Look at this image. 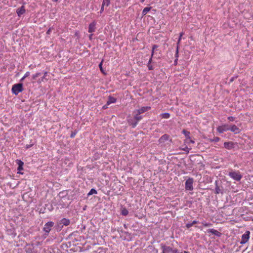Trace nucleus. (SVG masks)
Wrapping results in <instances>:
<instances>
[{"label":"nucleus","instance_id":"nucleus-10","mask_svg":"<svg viewBox=\"0 0 253 253\" xmlns=\"http://www.w3.org/2000/svg\"><path fill=\"white\" fill-rule=\"evenodd\" d=\"M16 164L18 166V167L17 168V170H18V173H21L20 172V171H21L23 169V166L24 165V163L20 160H17L16 161Z\"/></svg>","mask_w":253,"mask_h":253},{"label":"nucleus","instance_id":"nucleus-31","mask_svg":"<svg viewBox=\"0 0 253 253\" xmlns=\"http://www.w3.org/2000/svg\"><path fill=\"white\" fill-rule=\"evenodd\" d=\"M122 213L123 215H126L128 214V212L126 210L124 209L122 211Z\"/></svg>","mask_w":253,"mask_h":253},{"label":"nucleus","instance_id":"nucleus-4","mask_svg":"<svg viewBox=\"0 0 253 253\" xmlns=\"http://www.w3.org/2000/svg\"><path fill=\"white\" fill-rule=\"evenodd\" d=\"M54 223L52 221H48L44 226L43 231L45 234L47 235L50 231L51 228L53 227Z\"/></svg>","mask_w":253,"mask_h":253},{"label":"nucleus","instance_id":"nucleus-45","mask_svg":"<svg viewBox=\"0 0 253 253\" xmlns=\"http://www.w3.org/2000/svg\"><path fill=\"white\" fill-rule=\"evenodd\" d=\"M151 61H152V58H150V59L149 60V63H150L151 62Z\"/></svg>","mask_w":253,"mask_h":253},{"label":"nucleus","instance_id":"nucleus-7","mask_svg":"<svg viewBox=\"0 0 253 253\" xmlns=\"http://www.w3.org/2000/svg\"><path fill=\"white\" fill-rule=\"evenodd\" d=\"M217 130L218 132L222 133L224 132V131L229 130V126L227 124H225V125L219 126L217 128Z\"/></svg>","mask_w":253,"mask_h":253},{"label":"nucleus","instance_id":"nucleus-11","mask_svg":"<svg viewBox=\"0 0 253 253\" xmlns=\"http://www.w3.org/2000/svg\"><path fill=\"white\" fill-rule=\"evenodd\" d=\"M70 223V221L69 219L67 218H63L60 221V224H62L61 227H60V230H61V228L63 227V226H68L69 225Z\"/></svg>","mask_w":253,"mask_h":253},{"label":"nucleus","instance_id":"nucleus-8","mask_svg":"<svg viewBox=\"0 0 253 253\" xmlns=\"http://www.w3.org/2000/svg\"><path fill=\"white\" fill-rule=\"evenodd\" d=\"M150 108H151V107L149 106L142 107L139 109L134 110L133 112V113H137L138 114H141L142 113H143L148 111L150 109Z\"/></svg>","mask_w":253,"mask_h":253},{"label":"nucleus","instance_id":"nucleus-50","mask_svg":"<svg viewBox=\"0 0 253 253\" xmlns=\"http://www.w3.org/2000/svg\"><path fill=\"white\" fill-rule=\"evenodd\" d=\"M177 59H176V60H175V61H174V62H175V63H176V62H177Z\"/></svg>","mask_w":253,"mask_h":253},{"label":"nucleus","instance_id":"nucleus-24","mask_svg":"<svg viewBox=\"0 0 253 253\" xmlns=\"http://www.w3.org/2000/svg\"><path fill=\"white\" fill-rule=\"evenodd\" d=\"M202 224L203 226L205 227H210L212 225V224L210 222H207L205 221H203L202 222Z\"/></svg>","mask_w":253,"mask_h":253},{"label":"nucleus","instance_id":"nucleus-25","mask_svg":"<svg viewBox=\"0 0 253 253\" xmlns=\"http://www.w3.org/2000/svg\"><path fill=\"white\" fill-rule=\"evenodd\" d=\"M169 135L167 134H165L161 137L160 140H161V141L167 140L169 139Z\"/></svg>","mask_w":253,"mask_h":253},{"label":"nucleus","instance_id":"nucleus-28","mask_svg":"<svg viewBox=\"0 0 253 253\" xmlns=\"http://www.w3.org/2000/svg\"><path fill=\"white\" fill-rule=\"evenodd\" d=\"M30 75V73L29 72H27L24 76L20 80L21 81H23L26 77H28Z\"/></svg>","mask_w":253,"mask_h":253},{"label":"nucleus","instance_id":"nucleus-22","mask_svg":"<svg viewBox=\"0 0 253 253\" xmlns=\"http://www.w3.org/2000/svg\"><path fill=\"white\" fill-rule=\"evenodd\" d=\"M110 0H103L102 5L103 6H108L110 4Z\"/></svg>","mask_w":253,"mask_h":253},{"label":"nucleus","instance_id":"nucleus-47","mask_svg":"<svg viewBox=\"0 0 253 253\" xmlns=\"http://www.w3.org/2000/svg\"><path fill=\"white\" fill-rule=\"evenodd\" d=\"M140 1L141 2H143L145 1V0H140Z\"/></svg>","mask_w":253,"mask_h":253},{"label":"nucleus","instance_id":"nucleus-38","mask_svg":"<svg viewBox=\"0 0 253 253\" xmlns=\"http://www.w3.org/2000/svg\"><path fill=\"white\" fill-rule=\"evenodd\" d=\"M234 119H235V118L233 117H232V116H230V117H228V120L230 121H234Z\"/></svg>","mask_w":253,"mask_h":253},{"label":"nucleus","instance_id":"nucleus-42","mask_svg":"<svg viewBox=\"0 0 253 253\" xmlns=\"http://www.w3.org/2000/svg\"><path fill=\"white\" fill-rule=\"evenodd\" d=\"M197 223H198V221H196V220H194L192 221L193 225H194V224Z\"/></svg>","mask_w":253,"mask_h":253},{"label":"nucleus","instance_id":"nucleus-37","mask_svg":"<svg viewBox=\"0 0 253 253\" xmlns=\"http://www.w3.org/2000/svg\"><path fill=\"white\" fill-rule=\"evenodd\" d=\"M178 48H179L178 46L177 45V46H176V53H175V57L176 58H177L178 56Z\"/></svg>","mask_w":253,"mask_h":253},{"label":"nucleus","instance_id":"nucleus-27","mask_svg":"<svg viewBox=\"0 0 253 253\" xmlns=\"http://www.w3.org/2000/svg\"><path fill=\"white\" fill-rule=\"evenodd\" d=\"M41 75V73H37L32 76V79L33 80H36L37 78L39 77Z\"/></svg>","mask_w":253,"mask_h":253},{"label":"nucleus","instance_id":"nucleus-40","mask_svg":"<svg viewBox=\"0 0 253 253\" xmlns=\"http://www.w3.org/2000/svg\"><path fill=\"white\" fill-rule=\"evenodd\" d=\"M51 32V28H49L47 30V32H46V34H48V35H49L50 34Z\"/></svg>","mask_w":253,"mask_h":253},{"label":"nucleus","instance_id":"nucleus-17","mask_svg":"<svg viewBox=\"0 0 253 253\" xmlns=\"http://www.w3.org/2000/svg\"><path fill=\"white\" fill-rule=\"evenodd\" d=\"M129 125H131L133 127H135L137 124V122L134 119H129L128 121Z\"/></svg>","mask_w":253,"mask_h":253},{"label":"nucleus","instance_id":"nucleus-39","mask_svg":"<svg viewBox=\"0 0 253 253\" xmlns=\"http://www.w3.org/2000/svg\"><path fill=\"white\" fill-rule=\"evenodd\" d=\"M190 143L194 144L195 143V142H194V140H191L190 138L189 139H188V143L187 144H188Z\"/></svg>","mask_w":253,"mask_h":253},{"label":"nucleus","instance_id":"nucleus-14","mask_svg":"<svg viewBox=\"0 0 253 253\" xmlns=\"http://www.w3.org/2000/svg\"><path fill=\"white\" fill-rule=\"evenodd\" d=\"M224 146L225 148L230 150L234 147V143L232 142H225L224 143Z\"/></svg>","mask_w":253,"mask_h":253},{"label":"nucleus","instance_id":"nucleus-29","mask_svg":"<svg viewBox=\"0 0 253 253\" xmlns=\"http://www.w3.org/2000/svg\"><path fill=\"white\" fill-rule=\"evenodd\" d=\"M183 33H182V32L180 34L179 37V39H178V42L177 43V45H178V46H179V44L181 40V38H182V36H183Z\"/></svg>","mask_w":253,"mask_h":253},{"label":"nucleus","instance_id":"nucleus-33","mask_svg":"<svg viewBox=\"0 0 253 253\" xmlns=\"http://www.w3.org/2000/svg\"><path fill=\"white\" fill-rule=\"evenodd\" d=\"M158 46L157 45H154L153 46V49H152V57L153 56V55H154V50L155 48H157Z\"/></svg>","mask_w":253,"mask_h":253},{"label":"nucleus","instance_id":"nucleus-6","mask_svg":"<svg viewBox=\"0 0 253 253\" xmlns=\"http://www.w3.org/2000/svg\"><path fill=\"white\" fill-rule=\"evenodd\" d=\"M193 179L188 178L185 182V189L187 190L191 191L193 189Z\"/></svg>","mask_w":253,"mask_h":253},{"label":"nucleus","instance_id":"nucleus-48","mask_svg":"<svg viewBox=\"0 0 253 253\" xmlns=\"http://www.w3.org/2000/svg\"><path fill=\"white\" fill-rule=\"evenodd\" d=\"M184 253H189L188 252H187V251H184Z\"/></svg>","mask_w":253,"mask_h":253},{"label":"nucleus","instance_id":"nucleus-12","mask_svg":"<svg viewBox=\"0 0 253 253\" xmlns=\"http://www.w3.org/2000/svg\"><path fill=\"white\" fill-rule=\"evenodd\" d=\"M207 232L211 233L212 234L215 235L218 237L220 236L221 235V233L219 232L214 229H209L207 230Z\"/></svg>","mask_w":253,"mask_h":253},{"label":"nucleus","instance_id":"nucleus-21","mask_svg":"<svg viewBox=\"0 0 253 253\" xmlns=\"http://www.w3.org/2000/svg\"><path fill=\"white\" fill-rule=\"evenodd\" d=\"M192 148L191 147H188L187 146H184L183 148H181L182 150L186 152L187 153H189V151L191 150Z\"/></svg>","mask_w":253,"mask_h":253},{"label":"nucleus","instance_id":"nucleus-43","mask_svg":"<svg viewBox=\"0 0 253 253\" xmlns=\"http://www.w3.org/2000/svg\"><path fill=\"white\" fill-rule=\"evenodd\" d=\"M76 133H72L71 135V137H74Z\"/></svg>","mask_w":253,"mask_h":253},{"label":"nucleus","instance_id":"nucleus-34","mask_svg":"<svg viewBox=\"0 0 253 253\" xmlns=\"http://www.w3.org/2000/svg\"><path fill=\"white\" fill-rule=\"evenodd\" d=\"M102 62H103V61H102L101 62V63L99 64V67L101 70V71L103 73V69H102Z\"/></svg>","mask_w":253,"mask_h":253},{"label":"nucleus","instance_id":"nucleus-46","mask_svg":"<svg viewBox=\"0 0 253 253\" xmlns=\"http://www.w3.org/2000/svg\"><path fill=\"white\" fill-rule=\"evenodd\" d=\"M149 70H152V67H150V66H149Z\"/></svg>","mask_w":253,"mask_h":253},{"label":"nucleus","instance_id":"nucleus-32","mask_svg":"<svg viewBox=\"0 0 253 253\" xmlns=\"http://www.w3.org/2000/svg\"><path fill=\"white\" fill-rule=\"evenodd\" d=\"M47 74V73L46 72H44V76L42 77L41 81L39 82V83H41V82H43L44 81V79H45Z\"/></svg>","mask_w":253,"mask_h":253},{"label":"nucleus","instance_id":"nucleus-41","mask_svg":"<svg viewBox=\"0 0 253 253\" xmlns=\"http://www.w3.org/2000/svg\"><path fill=\"white\" fill-rule=\"evenodd\" d=\"M103 10H104V6H103L102 5L101 8V9H100V13H102V12L103 11Z\"/></svg>","mask_w":253,"mask_h":253},{"label":"nucleus","instance_id":"nucleus-15","mask_svg":"<svg viewBox=\"0 0 253 253\" xmlns=\"http://www.w3.org/2000/svg\"><path fill=\"white\" fill-rule=\"evenodd\" d=\"M95 25L96 23L95 22H92L90 23L89 25L88 28V32L89 33H92L94 32L95 29Z\"/></svg>","mask_w":253,"mask_h":253},{"label":"nucleus","instance_id":"nucleus-19","mask_svg":"<svg viewBox=\"0 0 253 253\" xmlns=\"http://www.w3.org/2000/svg\"><path fill=\"white\" fill-rule=\"evenodd\" d=\"M116 99L113 97H109L107 101V104L109 105L111 103H115Z\"/></svg>","mask_w":253,"mask_h":253},{"label":"nucleus","instance_id":"nucleus-20","mask_svg":"<svg viewBox=\"0 0 253 253\" xmlns=\"http://www.w3.org/2000/svg\"><path fill=\"white\" fill-rule=\"evenodd\" d=\"M133 114L135 115L134 119L138 123L142 119V117L139 116L140 114L137 113Z\"/></svg>","mask_w":253,"mask_h":253},{"label":"nucleus","instance_id":"nucleus-23","mask_svg":"<svg viewBox=\"0 0 253 253\" xmlns=\"http://www.w3.org/2000/svg\"><path fill=\"white\" fill-rule=\"evenodd\" d=\"M161 116L163 118L168 119L170 117V114L168 113H165L162 114Z\"/></svg>","mask_w":253,"mask_h":253},{"label":"nucleus","instance_id":"nucleus-1","mask_svg":"<svg viewBox=\"0 0 253 253\" xmlns=\"http://www.w3.org/2000/svg\"><path fill=\"white\" fill-rule=\"evenodd\" d=\"M23 90V84H15L12 86L11 91L15 94L17 95L19 93L21 92Z\"/></svg>","mask_w":253,"mask_h":253},{"label":"nucleus","instance_id":"nucleus-36","mask_svg":"<svg viewBox=\"0 0 253 253\" xmlns=\"http://www.w3.org/2000/svg\"><path fill=\"white\" fill-rule=\"evenodd\" d=\"M193 226V223L192 222L191 223H187L186 224V226L187 228H189L190 227H191V226Z\"/></svg>","mask_w":253,"mask_h":253},{"label":"nucleus","instance_id":"nucleus-5","mask_svg":"<svg viewBox=\"0 0 253 253\" xmlns=\"http://www.w3.org/2000/svg\"><path fill=\"white\" fill-rule=\"evenodd\" d=\"M163 253H178V250L168 246H163Z\"/></svg>","mask_w":253,"mask_h":253},{"label":"nucleus","instance_id":"nucleus-9","mask_svg":"<svg viewBox=\"0 0 253 253\" xmlns=\"http://www.w3.org/2000/svg\"><path fill=\"white\" fill-rule=\"evenodd\" d=\"M229 130L234 132L235 134H238L240 132V129L239 128L235 125L229 126Z\"/></svg>","mask_w":253,"mask_h":253},{"label":"nucleus","instance_id":"nucleus-18","mask_svg":"<svg viewBox=\"0 0 253 253\" xmlns=\"http://www.w3.org/2000/svg\"><path fill=\"white\" fill-rule=\"evenodd\" d=\"M151 7H146L144 8L142 12V15H145L151 10Z\"/></svg>","mask_w":253,"mask_h":253},{"label":"nucleus","instance_id":"nucleus-13","mask_svg":"<svg viewBox=\"0 0 253 253\" xmlns=\"http://www.w3.org/2000/svg\"><path fill=\"white\" fill-rule=\"evenodd\" d=\"M25 12V9L24 6H21L16 10V13L19 17L21 16Z\"/></svg>","mask_w":253,"mask_h":253},{"label":"nucleus","instance_id":"nucleus-35","mask_svg":"<svg viewBox=\"0 0 253 253\" xmlns=\"http://www.w3.org/2000/svg\"><path fill=\"white\" fill-rule=\"evenodd\" d=\"M219 138L217 137H214L212 140H211V141H214V142H218L219 141Z\"/></svg>","mask_w":253,"mask_h":253},{"label":"nucleus","instance_id":"nucleus-44","mask_svg":"<svg viewBox=\"0 0 253 253\" xmlns=\"http://www.w3.org/2000/svg\"><path fill=\"white\" fill-rule=\"evenodd\" d=\"M198 228L199 229H200V230H203V228H202V227L201 226H198Z\"/></svg>","mask_w":253,"mask_h":253},{"label":"nucleus","instance_id":"nucleus-30","mask_svg":"<svg viewBox=\"0 0 253 253\" xmlns=\"http://www.w3.org/2000/svg\"><path fill=\"white\" fill-rule=\"evenodd\" d=\"M215 193L216 194H219L221 192V190L219 188V187L216 185V187H215Z\"/></svg>","mask_w":253,"mask_h":253},{"label":"nucleus","instance_id":"nucleus-16","mask_svg":"<svg viewBox=\"0 0 253 253\" xmlns=\"http://www.w3.org/2000/svg\"><path fill=\"white\" fill-rule=\"evenodd\" d=\"M182 133L185 135V136L186 137V139L184 140V143H187L188 139H189L190 138V137L189 135L190 132L185 130H183Z\"/></svg>","mask_w":253,"mask_h":253},{"label":"nucleus","instance_id":"nucleus-3","mask_svg":"<svg viewBox=\"0 0 253 253\" xmlns=\"http://www.w3.org/2000/svg\"><path fill=\"white\" fill-rule=\"evenodd\" d=\"M250 237V232L249 231H246L244 234L242 236V239L240 241L241 244H246L249 240Z\"/></svg>","mask_w":253,"mask_h":253},{"label":"nucleus","instance_id":"nucleus-49","mask_svg":"<svg viewBox=\"0 0 253 253\" xmlns=\"http://www.w3.org/2000/svg\"><path fill=\"white\" fill-rule=\"evenodd\" d=\"M53 1H57L58 0H52Z\"/></svg>","mask_w":253,"mask_h":253},{"label":"nucleus","instance_id":"nucleus-2","mask_svg":"<svg viewBox=\"0 0 253 253\" xmlns=\"http://www.w3.org/2000/svg\"><path fill=\"white\" fill-rule=\"evenodd\" d=\"M229 175L234 180L240 181L242 178V175L239 171H231L229 173Z\"/></svg>","mask_w":253,"mask_h":253},{"label":"nucleus","instance_id":"nucleus-26","mask_svg":"<svg viewBox=\"0 0 253 253\" xmlns=\"http://www.w3.org/2000/svg\"><path fill=\"white\" fill-rule=\"evenodd\" d=\"M97 194V191L94 189H91L89 193H88V195H91L92 194Z\"/></svg>","mask_w":253,"mask_h":253}]
</instances>
